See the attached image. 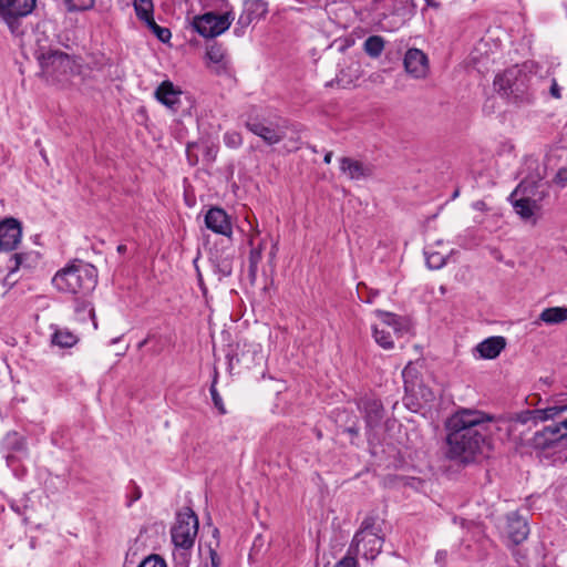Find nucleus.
<instances>
[{
  "label": "nucleus",
  "instance_id": "nucleus-1",
  "mask_svg": "<svg viewBox=\"0 0 567 567\" xmlns=\"http://www.w3.org/2000/svg\"><path fill=\"white\" fill-rule=\"evenodd\" d=\"M493 416L475 409H458L445 421L444 455L462 466L486 457L492 450Z\"/></svg>",
  "mask_w": 567,
  "mask_h": 567
},
{
  "label": "nucleus",
  "instance_id": "nucleus-2",
  "mask_svg": "<svg viewBox=\"0 0 567 567\" xmlns=\"http://www.w3.org/2000/svg\"><path fill=\"white\" fill-rule=\"evenodd\" d=\"M52 285L61 292L87 297L97 285V269L82 260H73L58 270Z\"/></svg>",
  "mask_w": 567,
  "mask_h": 567
},
{
  "label": "nucleus",
  "instance_id": "nucleus-3",
  "mask_svg": "<svg viewBox=\"0 0 567 567\" xmlns=\"http://www.w3.org/2000/svg\"><path fill=\"white\" fill-rule=\"evenodd\" d=\"M533 75L525 69L515 65L494 79L495 91L509 103L515 105H527L534 101V93L530 89Z\"/></svg>",
  "mask_w": 567,
  "mask_h": 567
},
{
  "label": "nucleus",
  "instance_id": "nucleus-4",
  "mask_svg": "<svg viewBox=\"0 0 567 567\" xmlns=\"http://www.w3.org/2000/svg\"><path fill=\"white\" fill-rule=\"evenodd\" d=\"M198 517L190 508H185L176 516V522L171 529L172 542L176 548L174 551L178 567H188L190 549L194 546L198 533Z\"/></svg>",
  "mask_w": 567,
  "mask_h": 567
},
{
  "label": "nucleus",
  "instance_id": "nucleus-5",
  "mask_svg": "<svg viewBox=\"0 0 567 567\" xmlns=\"http://www.w3.org/2000/svg\"><path fill=\"white\" fill-rule=\"evenodd\" d=\"M286 121L272 122L252 107L245 117V127L260 137L267 145L279 144L286 137Z\"/></svg>",
  "mask_w": 567,
  "mask_h": 567
},
{
  "label": "nucleus",
  "instance_id": "nucleus-6",
  "mask_svg": "<svg viewBox=\"0 0 567 567\" xmlns=\"http://www.w3.org/2000/svg\"><path fill=\"white\" fill-rule=\"evenodd\" d=\"M558 436V430H555L553 425L544 426L534 434L532 446L545 456L553 457L554 463H566L567 446Z\"/></svg>",
  "mask_w": 567,
  "mask_h": 567
},
{
  "label": "nucleus",
  "instance_id": "nucleus-7",
  "mask_svg": "<svg viewBox=\"0 0 567 567\" xmlns=\"http://www.w3.org/2000/svg\"><path fill=\"white\" fill-rule=\"evenodd\" d=\"M38 62L47 76L60 80L75 72L76 63L73 56L60 50H48L37 53Z\"/></svg>",
  "mask_w": 567,
  "mask_h": 567
},
{
  "label": "nucleus",
  "instance_id": "nucleus-8",
  "mask_svg": "<svg viewBox=\"0 0 567 567\" xmlns=\"http://www.w3.org/2000/svg\"><path fill=\"white\" fill-rule=\"evenodd\" d=\"M37 0H0V19L14 35L23 33L20 20L31 14Z\"/></svg>",
  "mask_w": 567,
  "mask_h": 567
},
{
  "label": "nucleus",
  "instance_id": "nucleus-9",
  "mask_svg": "<svg viewBox=\"0 0 567 567\" xmlns=\"http://www.w3.org/2000/svg\"><path fill=\"white\" fill-rule=\"evenodd\" d=\"M234 19L231 10H226L220 14L209 11L195 17L193 27L202 37L216 38L229 29Z\"/></svg>",
  "mask_w": 567,
  "mask_h": 567
},
{
  "label": "nucleus",
  "instance_id": "nucleus-10",
  "mask_svg": "<svg viewBox=\"0 0 567 567\" xmlns=\"http://www.w3.org/2000/svg\"><path fill=\"white\" fill-rule=\"evenodd\" d=\"M383 537L380 534H368L361 537L353 536L349 554L361 555L367 560H374L381 553Z\"/></svg>",
  "mask_w": 567,
  "mask_h": 567
},
{
  "label": "nucleus",
  "instance_id": "nucleus-11",
  "mask_svg": "<svg viewBox=\"0 0 567 567\" xmlns=\"http://www.w3.org/2000/svg\"><path fill=\"white\" fill-rule=\"evenodd\" d=\"M237 350L234 354L227 353V360L230 369H234L235 364L238 367L250 370L251 368L259 365L264 359L261 351L258 346L250 343H243L237 346Z\"/></svg>",
  "mask_w": 567,
  "mask_h": 567
},
{
  "label": "nucleus",
  "instance_id": "nucleus-12",
  "mask_svg": "<svg viewBox=\"0 0 567 567\" xmlns=\"http://www.w3.org/2000/svg\"><path fill=\"white\" fill-rule=\"evenodd\" d=\"M567 411V404H554L544 409L525 410L516 414L515 421L520 424L555 421Z\"/></svg>",
  "mask_w": 567,
  "mask_h": 567
},
{
  "label": "nucleus",
  "instance_id": "nucleus-13",
  "mask_svg": "<svg viewBox=\"0 0 567 567\" xmlns=\"http://www.w3.org/2000/svg\"><path fill=\"white\" fill-rule=\"evenodd\" d=\"M22 225L13 217H6L0 221V250L12 251L21 241Z\"/></svg>",
  "mask_w": 567,
  "mask_h": 567
},
{
  "label": "nucleus",
  "instance_id": "nucleus-14",
  "mask_svg": "<svg viewBox=\"0 0 567 567\" xmlns=\"http://www.w3.org/2000/svg\"><path fill=\"white\" fill-rule=\"evenodd\" d=\"M268 12V3L265 0H247L244 3V9L238 18L237 28L234 32L236 35H241L240 30L246 29L252 22L259 21L265 18Z\"/></svg>",
  "mask_w": 567,
  "mask_h": 567
},
{
  "label": "nucleus",
  "instance_id": "nucleus-15",
  "mask_svg": "<svg viewBox=\"0 0 567 567\" xmlns=\"http://www.w3.org/2000/svg\"><path fill=\"white\" fill-rule=\"evenodd\" d=\"M405 71L414 79H423L429 72L427 55L420 49H409L403 59Z\"/></svg>",
  "mask_w": 567,
  "mask_h": 567
},
{
  "label": "nucleus",
  "instance_id": "nucleus-16",
  "mask_svg": "<svg viewBox=\"0 0 567 567\" xmlns=\"http://www.w3.org/2000/svg\"><path fill=\"white\" fill-rule=\"evenodd\" d=\"M206 227L215 234L230 237L233 233L230 217L220 207H212L205 215Z\"/></svg>",
  "mask_w": 567,
  "mask_h": 567
},
{
  "label": "nucleus",
  "instance_id": "nucleus-17",
  "mask_svg": "<svg viewBox=\"0 0 567 567\" xmlns=\"http://www.w3.org/2000/svg\"><path fill=\"white\" fill-rule=\"evenodd\" d=\"M506 534L513 544L518 545L523 543L529 534L527 518L518 512L509 513L507 515Z\"/></svg>",
  "mask_w": 567,
  "mask_h": 567
},
{
  "label": "nucleus",
  "instance_id": "nucleus-18",
  "mask_svg": "<svg viewBox=\"0 0 567 567\" xmlns=\"http://www.w3.org/2000/svg\"><path fill=\"white\" fill-rule=\"evenodd\" d=\"M0 450L6 453V460L10 463L16 453L25 454L28 452L27 439L17 431H9L0 442Z\"/></svg>",
  "mask_w": 567,
  "mask_h": 567
},
{
  "label": "nucleus",
  "instance_id": "nucleus-19",
  "mask_svg": "<svg viewBox=\"0 0 567 567\" xmlns=\"http://www.w3.org/2000/svg\"><path fill=\"white\" fill-rule=\"evenodd\" d=\"M506 338L502 336H493L481 341L474 349L478 358L485 360L496 359L506 348Z\"/></svg>",
  "mask_w": 567,
  "mask_h": 567
},
{
  "label": "nucleus",
  "instance_id": "nucleus-20",
  "mask_svg": "<svg viewBox=\"0 0 567 567\" xmlns=\"http://www.w3.org/2000/svg\"><path fill=\"white\" fill-rule=\"evenodd\" d=\"M182 91L171 81H163L155 90V99L166 107L176 111L181 104Z\"/></svg>",
  "mask_w": 567,
  "mask_h": 567
},
{
  "label": "nucleus",
  "instance_id": "nucleus-21",
  "mask_svg": "<svg viewBox=\"0 0 567 567\" xmlns=\"http://www.w3.org/2000/svg\"><path fill=\"white\" fill-rule=\"evenodd\" d=\"M547 195L548 192L544 185L530 184L529 181H520L516 188L511 193V197L513 198L519 196L524 199L533 200L538 205H540V202Z\"/></svg>",
  "mask_w": 567,
  "mask_h": 567
},
{
  "label": "nucleus",
  "instance_id": "nucleus-22",
  "mask_svg": "<svg viewBox=\"0 0 567 567\" xmlns=\"http://www.w3.org/2000/svg\"><path fill=\"white\" fill-rule=\"evenodd\" d=\"M340 171L346 174L350 179L359 181L372 175L370 166L364 165L362 162L351 157L340 158Z\"/></svg>",
  "mask_w": 567,
  "mask_h": 567
},
{
  "label": "nucleus",
  "instance_id": "nucleus-23",
  "mask_svg": "<svg viewBox=\"0 0 567 567\" xmlns=\"http://www.w3.org/2000/svg\"><path fill=\"white\" fill-rule=\"evenodd\" d=\"M525 174L522 181H529L530 184L544 185L543 181L546 177V168L543 167L538 158L534 156H526L523 166Z\"/></svg>",
  "mask_w": 567,
  "mask_h": 567
},
{
  "label": "nucleus",
  "instance_id": "nucleus-24",
  "mask_svg": "<svg viewBox=\"0 0 567 567\" xmlns=\"http://www.w3.org/2000/svg\"><path fill=\"white\" fill-rule=\"evenodd\" d=\"M364 419L368 427L373 429L380 425L384 416V408L380 400L368 399L363 401Z\"/></svg>",
  "mask_w": 567,
  "mask_h": 567
},
{
  "label": "nucleus",
  "instance_id": "nucleus-25",
  "mask_svg": "<svg viewBox=\"0 0 567 567\" xmlns=\"http://www.w3.org/2000/svg\"><path fill=\"white\" fill-rule=\"evenodd\" d=\"M206 56L209 59L210 62L219 65L218 73L227 72L230 61L227 56V51L223 47V44L214 41L212 44L207 47Z\"/></svg>",
  "mask_w": 567,
  "mask_h": 567
},
{
  "label": "nucleus",
  "instance_id": "nucleus-26",
  "mask_svg": "<svg viewBox=\"0 0 567 567\" xmlns=\"http://www.w3.org/2000/svg\"><path fill=\"white\" fill-rule=\"evenodd\" d=\"M214 274L218 277V280L230 277L233 274V256L217 254L210 258Z\"/></svg>",
  "mask_w": 567,
  "mask_h": 567
},
{
  "label": "nucleus",
  "instance_id": "nucleus-27",
  "mask_svg": "<svg viewBox=\"0 0 567 567\" xmlns=\"http://www.w3.org/2000/svg\"><path fill=\"white\" fill-rule=\"evenodd\" d=\"M508 200L511 202L515 213L524 220L530 219L535 212L540 208V205L519 196L515 198L509 196Z\"/></svg>",
  "mask_w": 567,
  "mask_h": 567
},
{
  "label": "nucleus",
  "instance_id": "nucleus-28",
  "mask_svg": "<svg viewBox=\"0 0 567 567\" xmlns=\"http://www.w3.org/2000/svg\"><path fill=\"white\" fill-rule=\"evenodd\" d=\"M74 312L79 321L85 322L87 319H92L96 328L94 308L86 297L79 296L74 299Z\"/></svg>",
  "mask_w": 567,
  "mask_h": 567
},
{
  "label": "nucleus",
  "instance_id": "nucleus-29",
  "mask_svg": "<svg viewBox=\"0 0 567 567\" xmlns=\"http://www.w3.org/2000/svg\"><path fill=\"white\" fill-rule=\"evenodd\" d=\"M539 320L547 324H558L567 320V307H549L539 315Z\"/></svg>",
  "mask_w": 567,
  "mask_h": 567
},
{
  "label": "nucleus",
  "instance_id": "nucleus-30",
  "mask_svg": "<svg viewBox=\"0 0 567 567\" xmlns=\"http://www.w3.org/2000/svg\"><path fill=\"white\" fill-rule=\"evenodd\" d=\"M133 7L136 17L145 22V24L154 20V4L152 0H134Z\"/></svg>",
  "mask_w": 567,
  "mask_h": 567
},
{
  "label": "nucleus",
  "instance_id": "nucleus-31",
  "mask_svg": "<svg viewBox=\"0 0 567 567\" xmlns=\"http://www.w3.org/2000/svg\"><path fill=\"white\" fill-rule=\"evenodd\" d=\"M364 52L371 58H379L384 49V40L380 35H370L363 43Z\"/></svg>",
  "mask_w": 567,
  "mask_h": 567
},
{
  "label": "nucleus",
  "instance_id": "nucleus-32",
  "mask_svg": "<svg viewBox=\"0 0 567 567\" xmlns=\"http://www.w3.org/2000/svg\"><path fill=\"white\" fill-rule=\"evenodd\" d=\"M249 246L254 245V237L251 236L248 239ZM262 249H264V243L261 241L257 247H251L249 252V275L250 277L255 278L257 270H258V264L261 260L262 257Z\"/></svg>",
  "mask_w": 567,
  "mask_h": 567
},
{
  "label": "nucleus",
  "instance_id": "nucleus-33",
  "mask_svg": "<svg viewBox=\"0 0 567 567\" xmlns=\"http://www.w3.org/2000/svg\"><path fill=\"white\" fill-rule=\"evenodd\" d=\"M372 332L375 342L382 348L392 349L394 347V342L389 329L374 324L372 327Z\"/></svg>",
  "mask_w": 567,
  "mask_h": 567
},
{
  "label": "nucleus",
  "instance_id": "nucleus-34",
  "mask_svg": "<svg viewBox=\"0 0 567 567\" xmlns=\"http://www.w3.org/2000/svg\"><path fill=\"white\" fill-rule=\"evenodd\" d=\"M78 342V337L69 330H56L52 336V343L60 348H71Z\"/></svg>",
  "mask_w": 567,
  "mask_h": 567
},
{
  "label": "nucleus",
  "instance_id": "nucleus-35",
  "mask_svg": "<svg viewBox=\"0 0 567 567\" xmlns=\"http://www.w3.org/2000/svg\"><path fill=\"white\" fill-rule=\"evenodd\" d=\"M380 534L381 527L378 525V517L374 515H368L361 523L359 530L354 536L361 537L368 534Z\"/></svg>",
  "mask_w": 567,
  "mask_h": 567
},
{
  "label": "nucleus",
  "instance_id": "nucleus-36",
  "mask_svg": "<svg viewBox=\"0 0 567 567\" xmlns=\"http://www.w3.org/2000/svg\"><path fill=\"white\" fill-rule=\"evenodd\" d=\"M217 381H218V372L215 370L214 372V378H213V381H212V384H210V388H209V392H210V396H212V400H213V403L215 405V408L218 410V412L220 414H226L227 413V410L225 408V404H224V401L216 388L217 385Z\"/></svg>",
  "mask_w": 567,
  "mask_h": 567
},
{
  "label": "nucleus",
  "instance_id": "nucleus-37",
  "mask_svg": "<svg viewBox=\"0 0 567 567\" xmlns=\"http://www.w3.org/2000/svg\"><path fill=\"white\" fill-rule=\"evenodd\" d=\"M68 12H81L94 7L95 0H63Z\"/></svg>",
  "mask_w": 567,
  "mask_h": 567
},
{
  "label": "nucleus",
  "instance_id": "nucleus-38",
  "mask_svg": "<svg viewBox=\"0 0 567 567\" xmlns=\"http://www.w3.org/2000/svg\"><path fill=\"white\" fill-rule=\"evenodd\" d=\"M375 315L378 316V318H380L383 327L382 328H386V329H390L392 328L393 330H398V327H399V317L392 312H386V311H383V310H375Z\"/></svg>",
  "mask_w": 567,
  "mask_h": 567
},
{
  "label": "nucleus",
  "instance_id": "nucleus-39",
  "mask_svg": "<svg viewBox=\"0 0 567 567\" xmlns=\"http://www.w3.org/2000/svg\"><path fill=\"white\" fill-rule=\"evenodd\" d=\"M223 141L228 148L233 150L239 148L243 145V136L237 131L225 132L223 135Z\"/></svg>",
  "mask_w": 567,
  "mask_h": 567
},
{
  "label": "nucleus",
  "instance_id": "nucleus-40",
  "mask_svg": "<svg viewBox=\"0 0 567 567\" xmlns=\"http://www.w3.org/2000/svg\"><path fill=\"white\" fill-rule=\"evenodd\" d=\"M146 25L152 30V32L156 35V38L161 42L166 43V42H168L171 40L172 32H171V30L168 28L158 25L155 22V20L151 21Z\"/></svg>",
  "mask_w": 567,
  "mask_h": 567
},
{
  "label": "nucleus",
  "instance_id": "nucleus-41",
  "mask_svg": "<svg viewBox=\"0 0 567 567\" xmlns=\"http://www.w3.org/2000/svg\"><path fill=\"white\" fill-rule=\"evenodd\" d=\"M426 265L431 269H441L445 265V257L440 252H425Z\"/></svg>",
  "mask_w": 567,
  "mask_h": 567
},
{
  "label": "nucleus",
  "instance_id": "nucleus-42",
  "mask_svg": "<svg viewBox=\"0 0 567 567\" xmlns=\"http://www.w3.org/2000/svg\"><path fill=\"white\" fill-rule=\"evenodd\" d=\"M141 497H142V489H141V487L134 481H131L130 485L127 486V502H126V506L131 507Z\"/></svg>",
  "mask_w": 567,
  "mask_h": 567
},
{
  "label": "nucleus",
  "instance_id": "nucleus-43",
  "mask_svg": "<svg viewBox=\"0 0 567 567\" xmlns=\"http://www.w3.org/2000/svg\"><path fill=\"white\" fill-rule=\"evenodd\" d=\"M138 567H167L165 560L158 556V555H150L145 559L142 560V563L138 565Z\"/></svg>",
  "mask_w": 567,
  "mask_h": 567
},
{
  "label": "nucleus",
  "instance_id": "nucleus-44",
  "mask_svg": "<svg viewBox=\"0 0 567 567\" xmlns=\"http://www.w3.org/2000/svg\"><path fill=\"white\" fill-rule=\"evenodd\" d=\"M219 147L215 143L205 144L204 146V159L207 163H214L216 161Z\"/></svg>",
  "mask_w": 567,
  "mask_h": 567
},
{
  "label": "nucleus",
  "instance_id": "nucleus-45",
  "mask_svg": "<svg viewBox=\"0 0 567 567\" xmlns=\"http://www.w3.org/2000/svg\"><path fill=\"white\" fill-rule=\"evenodd\" d=\"M553 182L561 188L567 186V166H563L557 171Z\"/></svg>",
  "mask_w": 567,
  "mask_h": 567
},
{
  "label": "nucleus",
  "instance_id": "nucleus-46",
  "mask_svg": "<svg viewBox=\"0 0 567 567\" xmlns=\"http://www.w3.org/2000/svg\"><path fill=\"white\" fill-rule=\"evenodd\" d=\"M28 258V254H14L11 258V260L14 261V266L10 268V274L8 275V277H10V275L16 272L18 269H20V267L24 265Z\"/></svg>",
  "mask_w": 567,
  "mask_h": 567
},
{
  "label": "nucleus",
  "instance_id": "nucleus-47",
  "mask_svg": "<svg viewBox=\"0 0 567 567\" xmlns=\"http://www.w3.org/2000/svg\"><path fill=\"white\" fill-rule=\"evenodd\" d=\"M198 146V143L196 142H193V143H188L187 146H186V156H187V161L188 163L194 166L198 163V156L196 154H193L192 153V150L194 147H197Z\"/></svg>",
  "mask_w": 567,
  "mask_h": 567
},
{
  "label": "nucleus",
  "instance_id": "nucleus-48",
  "mask_svg": "<svg viewBox=\"0 0 567 567\" xmlns=\"http://www.w3.org/2000/svg\"><path fill=\"white\" fill-rule=\"evenodd\" d=\"M357 559L350 555L344 556L333 567H357Z\"/></svg>",
  "mask_w": 567,
  "mask_h": 567
},
{
  "label": "nucleus",
  "instance_id": "nucleus-49",
  "mask_svg": "<svg viewBox=\"0 0 567 567\" xmlns=\"http://www.w3.org/2000/svg\"><path fill=\"white\" fill-rule=\"evenodd\" d=\"M447 551L444 549H440L435 554V564L439 565V567H445L447 563Z\"/></svg>",
  "mask_w": 567,
  "mask_h": 567
},
{
  "label": "nucleus",
  "instance_id": "nucleus-50",
  "mask_svg": "<svg viewBox=\"0 0 567 567\" xmlns=\"http://www.w3.org/2000/svg\"><path fill=\"white\" fill-rule=\"evenodd\" d=\"M358 295H359V299L362 302L372 303L373 299L378 296V291L369 292L367 296H364L363 292L360 290V286H358Z\"/></svg>",
  "mask_w": 567,
  "mask_h": 567
},
{
  "label": "nucleus",
  "instance_id": "nucleus-51",
  "mask_svg": "<svg viewBox=\"0 0 567 567\" xmlns=\"http://www.w3.org/2000/svg\"><path fill=\"white\" fill-rule=\"evenodd\" d=\"M209 557H210V564L212 567H219L220 566V557L217 554L216 549L209 548Z\"/></svg>",
  "mask_w": 567,
  "mask_h": 567
},
{
  "label": "nucleus",
  "instance_id": "nucleus-52",
  "mask_svg": "<svg viewBox=\"0 0 567 567\" xmlns=\"http://www.w3.org/2000/svg\"><path fill=\"white\" fill-rule=\"evenodd\" d=\"M550 94L555 99L560 97V87L558 86L556 80L554 79L550 85Z\"/></svg>",
  "mask_w": 567,
  "mask_h": 567
},
{
  "label": "nucleus",
  "instance_id": "nucleus-53",
  "mask_svg": "<svg viewBox=\"0 0 567 567\" xmlns=\"http://www.w3.org/2000/svg\"><path fill=\"white\" fill-rule=\"evenodd\" d=\"M197 280H198V286H199L202 292L204 295H206L207 293V287H206L205 282H204L203 276H202V274H200L198 268H197Z\"/></svg>",
  "mask_w": 567,
  "mask_h": 567
},
{
  "label": "nucleus",
  "instance_id": "nucleus-54",
  "mask_svg": "<svg viewBox=\"0 0 567 567\" xmlns=\"http://www.w3.org/2000/svg\"><path fill=\"white\" fill-rule=\"evenodd\" d=\"M344 432L349 433L350 435L352 436H358L359 434V429L357 426H349V427H346L344 429Z\"/></svg>",
  "mask_w": 567,
  "mask_h": 567
},
{
  "label": "nucleus",
  "instance_id": "nucleus-55",
  "mask_svg": "<svg viewBox=\"0 0 567 567\" xmlns=\"http://www.w3.org/2000/svg\"><path fill=\"white\" fill-rule=\"evenodd\" d=\"M332 155H333V154H332V152H331V151H329V152H327V153H326V155H324V157H323V162H324V164H330V163H331V161H332Z\"/></svg>",
  "mask_w": 567,
  "mask_h": 567
},
{
  "label": "nucleus",
  "instance_id": "nucleus-56",
  "mask_svg": "<svg viewBox=\"0 0 567 567\" xmlns=\"http://www.w3.org/2000/svg\"><path fill=\"white\" fill-rule=\"evenodd\" d=\"M116 250L118 254H124L126 252L127 247L125 245H118Z\"/></svg>",
  "mask_w": 567,
  "mask_h": 567
},
{
  "label": "nucleus",
  "instance_id": "nucleus-57",
  "mask_svg": "<svg viewBox=\"0 0 567 567\" xmlns=\"http://www.w3.org/2000/svg\"><path fill=\"white\" fill-rule=\"evenodd\" d=\"M425 2L430 7H439V3H436L435 0H425Z\"/></svg>",
  "mask_w": 567,
  "mask_h": 567
},
{
  "label": "nucleus",
  "instance_id": "nucleus-58",
  "mask_svg": "<svg viewBox=\"0 0 567 567\" xmlns=\"http://www.w3.org/2000/svg\"><path fill=\"white\" fill-rule=\"evenodd\" d=\"M150 337H147L146 339L142 340L140 343H138V348H142L144 347L145 344H147V342L150 341Z\"/></svg>",
  "mask_w": 567,
  "mask_h": 567
},
{
  "label": "nucleus",
  "instance_id": "nucleus-59",
  "mask_svg": "<svg viewBox=\"0 0 567 567\" xmlns=\"http://www.w3.org/2000/svg\"><path fill=\"white\" fill-rule=\"evenodd\" d=\"M213 536H214L215 538H217V539H218V537H219V530H218V528H216V527L214 528V530H213Z\"/></svg>",
  "mask_w": 567,
  "mask_h": 567
},
{
  "label": "nucleus",
  "instance_id": "nucleus-60",
  "mask_svg": "<svg viewBox=\"0 0 567 567\" xmlns=\"http://www.w3.org/2000/svg\"><path fill=\"white\" fill-rule=\"evenodd\" d=\"M11 508H12L16 513L21 514V509H20V507H19V506H14V505H12V506H11Z\"/></svg>",
  "mask_w": 567,
  "mask_h": 567
},
{
  "label": "nucleus",
  "instance_id": "nucleus-61",
  "mask_svg": "<svg viewBox=\"0 0 567 567\" xmlns=\"http://www.w3.org/2000/svg\"><path fill=\"white\" fill-rule=\"evenodd\" d=\"M307 147H308L311 152L317 153V148H316V146L308 144V145H307Z\"/></svg>",
  "mask_w": 567,
  "mask_h": 567
},
{
  "label": "nucleus",
  "instance_id": "nucleus-62",
  "mask_svg": "<svg viewBox=\"0 0 567 567\" xmlns=\"http://www.w3.org/2000/svg\"><path fill=\"white\" fill-rule=\"evenodd\" d=\"M402 374H403V378L405 379V378H406V375L409 374V370H408V368H405V369L403 370Z\"/></svg>",
  "mask_w": 567,
  "mask_h": 567
},
{
  "label": "nucleus",
  "instance_id": "nucleus-63",
  "mask_svg": "<svg viewBox=\"0 0 567 567\" xmlns=\"http://www.w3.org/2000/svg\"><path fill=\"white\" fill-rule=\"evenodd\" d=\"M41 156H42V158H43L45 162H48V157H47L45 152L41 151Z\"/></svg>",
  "mask_w": 567,
  "mask_h": 567
},
{
  "label": "nucleus",
  "instance_id": "nucleus-64",
  "mask_svg": "<svg viewBox=\"0 0 567 567\" xmlns=\"http://www.w3.org/2000/svg\"><path fill=\"white\" fill-rule=\"evenodd\" d=\"M30 547H31V548H35V540H34V539H31V542H30Z\"/></svg>",
  "mask_w": 567,
  "mask_h": 567
}]
</instances>
